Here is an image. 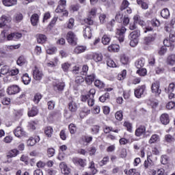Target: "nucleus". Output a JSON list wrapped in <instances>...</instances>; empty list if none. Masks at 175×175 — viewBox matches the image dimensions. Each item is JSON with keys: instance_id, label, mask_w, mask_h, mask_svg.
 Returning a JSON list of instances; mask_svg holds the SVG:
<instances>
[{"instance_id": "obj_1", "label": "nucleus", "mask_w": 175, "mask_h": 175, "mask_svg": "<svg viewBox=\"0 0 175 175\" xmlns=\"http://www.w3.org/2000/svg\"><path fill=\"white\" fill-rule=\"evenodd\" d=\"M140 36V30L136 29L131 32L130 35L129 36V38L130 39V46L131 47H135V46H137V43H139V38Z\"/></svg>"}, {"instance_id": "obj_2", "label": "nucleus", "mask_w": 175, "mask_h": 175, "mask_svg": "<svg viewBox=\"0 0 175 175\" xmlns=\"http://www.w3.org/2000/svg\"><path fill=\"white\" fill-rule=\"evenodd\" d=\"M95 16H96V9L92 8L89 12L88 18L85 19V23L89 25H92L94 24L93 19L95 18Z\"/></svg>"}, {"instance_id": "obj_3", "label": "nucleus", "mask_w": 175, "mask_h": 175, "mask_svg": "<svg viewBox=\"0 0 175 175\" xmlns=\"http://www.w3.org/2000/svg\"><path fill=\"white\" fill-rule=\"evenodd\" d=\"M125 32H126V28L124 27H121V29H118L116 30V38L118 39L120 43L124 42L125 38Z\"/></svg>"}, {"instance_id": "obj_4", "label": "nucleus", "mask_w": 175, "mask_h": 175, "mask_svg": "<svg viewBox=\"0 0 175 175\" xmlns=\"http://www.w3.org/2000/svg\"><path fill=\"white\" fill-rule=\"evenodd\" d=\"M20 87L17 85H12L11 86H9L7 89V94L8 95H16V94H18L21 91Z\"/></svg>"}, {"instance_id": "obj_5", "label": "nucleus", "mask_w": 175, "mask_h": 175, "mask_svg": "<svg viewBox=\"0 0 175 175\" xmlns=\"http://www.w3.org/2000/svg\"><path fill=\"white\" fill-rule=\"evenodd\" d=\"M72 161L77 166H81V167H85V166H87V160L85 159L74 157Z\"/></svg>"}, {"instance_id": "obj_6", "label": "nucleus", "mask_w": 175, "mask_h": 175, "mask_svg": "<svg viewBox=\"0 0 175 175\" xmlns=\"http://www.w3.org/2000/svg\"><path fill=\"white\" fill-rule=\"evenodd\" d=\"M66 40L70 44H76V42L77 40V38L76 37V34L73 33V31H68L66 35Z\"/></svg>"}, {"instance_id": "obj_7", "label": "nucleus", "mask_w": 175, "mask_h": 175, "mask_svg": "<svg viewBox=\"0 0 175 175\" xmlns=\"http://www.w3.org/2000/svg\"><path fill=\"white\" fill-rule=\"evenodd\" d=\"M152 94H154L155 96H159L162 90L159 89V83L155 82L152 84L151 87Z\"/></svg>"}, {"instance_id": "obj_8", "label": "nucleus", "mask_w": 175, "mask_h": 175, "mask_svg": "<svg viewBox=\"0 0 175 175\" xmlns=\"http://www.w3.org/2000/svg\"><path fill=\"white\" fill-rule=\"evenodd\" d=\"M33 77L34 80L40 81L43 77V72L37 67H35L33 70Z\"/></svg>"}, {"instance_id": "obj_9", "label": "nucleus", "mask_w": 175, "mask_h": 175, "mask_svg": "<svg viewBox=\"0 0 175 175\" xmlns=\"http://www.w3.org/2000/svg\"><path fill=\"white\" fill-rule=\"evenodd\" d=\"M23 37V34L21 33H11L7 35V40H18V39H21Z\"/></svg>"}, {"instance_id": "obj_10", "label": "nucleus", "mask_w": 175, "mask_h": 175, "mask_svg": "<svg viewBox=\"0 0 175 175\" xmlns=\"http://www.w3.org/2000/svg\"><path fill=\"white\" fill-rule=\"evenodd\" d=\"M14 133L16 137H23L27 135V133H25L21 126L16 127L14 131Z\"/></svg>"}, {"instance_id": "obj_11", "label": "nucleus", "mask_w": 175, "mask_h": 175, "mask_svg": "<svg viewBox=\"0 0 175 175\" xmlns=\"http://www.w3.org/2000/svg\"><path fill=\"white\" fill-rule=\"evenodd\" d=\"M96 93V90L95 89H90L89 91V94H90V98L88 100V106L92 107L95 103V100L94 99V96Z\"/></svg>"}, {"instance_id": "obj_12", "label": "nucleus", "mask_w": 175, "mask_h": 175, "mask_svg": "<svg viewBox=\"0 0 175 175\" xmlns=\"http://www.w3.org/2000/svg\"><path fill=\"white\" fill-rule=\"evenodd\" d=\"M0 28L2 27H5L8 23H10L12 21V17L9 16L3 15L0 19Z\"/></svg>"}, {"instance_id": "obj_13", "label": "nucleus", "mask_w": 175, "mask_h": 175, "mask_svg": "<svg viewBox=\"0 0 175 175\" xmlns=\"http://www.w3.org/2000/svg\"><path fill=\"white\" fill-rule=\"evenodd\" d=\"M144 90H146V86L144 85H142L135 89V96H136V98H142V95L144 94Z\"/></svg>"}, {"instance_id": "obj_14", "label": "nucleus", "mask_w": 175, "mask_h": 175, "mask_svg": "<svg viewBox=\"0 0 175 175\" xmlns=\"http://www.w3.org/2000/svg\"><path fill=\"white\" fill-rule=\"evenodd\" d=\"M135 136L140 137L143 135H146V126H140L135 130Z\"/></svg>"}, {"instance_id": "obj_15", "label": "nucleus", "mask_w": 175, "mask_h": 175, "mask_svg": "<svg viewBox=\"0 0 175 175\" xmlns=\"http://www.w3.org/2000/svg\"><path fill=\"white\" fill-rule=\"evenodd\" d=\"M30 21L33 27H36L39 23V15L38 14H33L31 15Z\"/></svg>"}, {"instance_id": "obj_16", "label": "nucleus", "mask_w": 175, "mask_h": 175, "mask_svg": "<svg viewBox=\"0 0 175 175\" xmlns=\"http://www.w3.org/2000/svg\"><path fill=\"white\" fill-rule=\"evenodd\" d=\"M160 121L163 125H167L170 122L169 115L167 113H163L160 117Z\"/></svg>"}, {"instance_id": "obj_17", "label": "nucleus", "mask_w": 175, "mask_h": 175, "mask_svg": "<svg viewBox=\"0 0 175 175\" xmlns=\"http://www.w3.org/2000/svg\"><path fill=\"white\" fill-rule=\"evenodd\" d=\"M83 36L85 39H91L92 31L90 27H86L83 30Z\"/></svg>"}, {"instance_id": "obj_18", "label": "nucleus", "mask_w": 175, "mask_h": 175, "mask_svg": "<svg viewBox=\"0 0 175 175\" xmlns=\"http://www.w3.org/2000/svg\"><path fill=\"white\" fill-rule=\"evenodd\" d=\"M59 167L63 174H69V173H70V169L68 167V165H66L65 163H61L59 164Z\"/></svg>"}, {"instance_id": "obj_19", "label": "nucleus", "mask_w": 175, "mask_h": 175, "mask_svg": "<svg viewBox=\"0 0 175 175\" xmlns=\"http://www.w3.org/2000/svg\"><path fill=\"white\" fill-rule=\"evenodd\" d=\"M65 6H66V1L65 0H60L59 2V5L55 10L56 13H59V10L63 11L65 9Z\"/></svg>"}, {"instance_id": "obj_20", "label": "nucleus", "mask_w": 175, "mask_h": 175, "mask_svg": "<svg viewBox=\"0 0 175 175\" xmlns=\"http://www.w3.org/2000/svg\"><path fill=\"white\" fill-rule=\"evenodd\" d=\"M3 5L4 6H14V5H17V0H3Z\"/></svg>"}, {"instance_id": "obj_21", "label": "nucleus", "mask_w": 175, "mask_h": 175, "mask_svg": "<svg viewBox=\"0 0 175 175\" xmlns=\"http://www.w3.org/2000/svg\"><path fill=\"white\" fill-rule=\"evenodd\" d=\"M19 153H20V151H18V150L12 149V150L9 151V152L8 153L7 157L8 158H14V157H17Z\"/></svg>"}, {"instance_id": "obj_22", "label": "nucleus", "mask_w": 175, "mask_h": 175, "mask_svg": "<svg viewBox=\"0 0 175 175\" xmlns=\"http://www.w3.org/2000/svg\"><path fill=\"white\" fill-rule=\"evenodd\" d=\"M167 64L168 65H171L172 66L175 64V54L168 55L167 58Z\"/></svg>"}, {"instance_id": "obj_23", "label": "nucleus", "mask_w": 175, "mask_h": 175, "mask_svg": "<svg viewBox=\"0 0 175 175\" xmlns=\"http://www.w3.org/2000/svg\"><path fill=\"white\" fill-rule=\"evenodd\" d=\"M65 83L64 82H58L54 86L55 91H64Z\"/></svg>"}, {"instance_id": "obj_24", "label": "nucleus", "mask_w": 175, "mask_h": 175, "mask_svg": "<svg viewBox=\"0 0 175 175\" xmlns=\"http://www.w3.org/2000/svg\"><path fill=\"white\" fill-rule=\"evenodd\" d=\"M144 64H146L144 59H139L135 62V66L137 69H142L144 66Z\"/></svg>"}, {"instance_id": "obj_25", "label": "nucleus", "mask_w": 175, "mask_h": 175, "mask_svg": "<svg viewBox=\"0 0 175 175\" xmlns=\"http://www.w3.org/2000/svg\"><path fill=\"white\" fill-rule=\"evenodd\" d=\"M23 14L21 13H16L14 15L13 20L14 23H21L23 21Z\"/></svg>"}, {"instance_id": "obj_26", "label": "nucleus", "mask_w": 175, "mask_h": 175, "mask_svg": "<svg viewBox=\"0 0 175 175\" xmlns=\"http://www.w3.org/2000/svg\"><path fill=\"white\" fill-rule=\"evenodd\" d=\"M87 50V47L84 46H78L74 49V53L75 54H81V53H84Z\"/></svg>"}, {"instance_id": "obj_27", "label": "nucleus", "mask_w": 175, "mask_h": 175, "mask_svg": "<svg viewBox=\"0 0 175 175\" xmlns=\"http://www.w3.org/2000/svg\"><path fill=\"white\" fill-rule=\"evenodd\" d=\"M68 109L70 111L75 113L77 110V104L75 101H71L68 103Z\"/></svg>"}, {"instance_id": "obj_28", "label": "nucleus", "mask_w": 175, "mask_h": 175, "mask_svg": "<svg viewBox=\"0 0 175 175\" xmlns=\"http://www.w3.org/2000/svg\"><path fill=\"white\" fill-rule=\"evenodd\" d=\"M161 16L163 17V18L167 19L170 17V12H169V10L167 8H164L161 12Z\"/></svg>"}, {"instance_id": "obj_29", "label": "nucleus", "mask_w": 175, "mask_h": 175, "mask_svg": "<svg viewBox=\"0 0 175 175\" xmlns=\"http://www.w3.org/2000/svg\"><path fill=\"white\" fill-rule=\"evenodd\" d=\"M16 64L19 66H23V65H25V64H27V59L23 55L20 56L16 61Z\"/></svg>"}, {"instance_id": "obj_30", "label": "nucleus", "mask_w": 175, "mask_h": 175, "mask_svg": "<svg viewBox=\"0 0 175 175\" xmlns=\"http://www.w3.org/2000/svg\"><path fill=\"white\" fill-rule=\"evenodd\" d=\"M22 80H23V83L25 85H28V84L31 83V78L29 77V75L27 73L23 75V76L22 77Z\"/></svg>"}, {"instance_id": "obj_31", "label": "nucleus", "mask_w": 175, "mask_h": 175, "mask_svg": "<svg viewBox=\"0 0 175 175\" xmlns=\"http://www.w3.org/2000/svg\"><path fill=\"white\" fill-rule=\"evenodd\" d=\"M92 59L96 62H100V61L103 59V55H102L100 53H94L92 55Z\"/></svg>"}, {"instance_id": "obj_32", "label": "nucleus", "mask_w": 175, "mask_h": 175, "mask_svg": "<svg viewBox=\"0 0 175 175\" xmlns=\"http://www.w3.org/2000/svg\"><path fill=\"white\" fill-rule=\"evenodd\" d=\"M37 42L38 43H44L47 40V37L44 34H37Z\"/></svg>"}, {"instance_id": "obj_33", "label": "nucleus", "mask_w": 175, "mask_h": 175, "mask_svg": "<svg viewBox=\"0 0 175 175\" xmlns=\"http://www.w3.org/2000/svg\"><path fill=\"white\" fill-rule=\"evenodd\" d=\"M85 80L88 85H91V84H92V81L95 80V75L93 74L91 75H88Z\"/></svg>"}, {"instance_id": "obj_34", "label": "nucleus", "mask_w": 175, "mask_h": 175, "mask_svg": "<svg viewBox=\"0 0 175 175\" xmlns=\"http://www.w3.org/2000/svg\"><path fill=\"white\" fill-rule=\"evenodd\" d=\"M100 129V126L98 125H94L91 129L92 135H98L99 133V131Z\"/></svg>"}, {"instance_id": "obj_35", "label": "nucleus", "mask_w": 175, "mask_h": 175, "mask_svg": "<svg viewBox=\"0 0 175 175\" xmlns=\"http://www.w3.org/2000/svg\"><path fill=\"white\" fill-rule=\"evenodd\" d=\"M1 75H9V73L10 72V68H9L8 66H3L1 68Z\"/></svg>"}, {"instance_id": "obj_36", "label": "nucleus", "mask_w": 175, "mask_h": 175, "mask_svg": "<svg viewBox=\"0 0 175 175\" xmlns=\"http://www.w3.org/2000/svg\"><path fill=\"white\" fill-rule=\"evenodd\" d=\"M157 142H159V135L157 134L152 135L149 140L150 144H154V143H157Z\"/></svg>"}, {"instance_id": "obj_37", "label": "nucleus", "mask_w": 175, "mask_h": 175, "mask_svg": "<svg viewBox=\"0 0 175 175\" xmlns=\"http://www.w3.org/2000/svg\"><path fill=\"white\" fill-rule=\"evenodd\" d=\"M38 113V108L33 107L28 112L29 117H35L37 116Z\"/></svg>"}, {"instance_id": "obj_38", "label": "nucleus", "mask_w": 175, "mask_h": 175, "mask_svg": "<svg viewBox=\"0 0 175 175\" xmlns=\"http://www.w3.org/2000/svg\"><path fill=\"white\" fill-rule=\"evenodd\" d=\"M55 154V149L53 148H49L46 150V155L49 158H51L52 157H54Z\"/></svg>"}, {"instance_id": "obj_39", "label": "nucleus", "mask_w": 175, "mask_h": 175, "mask_svg": "<svg viewBox=\"0 0 175 175\" xmlns=\"http://www.w3.org/2000/svg\"><path fill=\"white\" fill-rule=\"evenodd\" d=\"M109 98H110V94L107 92L99 98V100L103 103H105V102H106L107 99H109Z\"/></svg>"}, {"instance_id": "obj_40", "label": "nucleus", "mask_w": 175, "mask_h": 175, "mask_svg": "<svg viewBox=\"0 0 175 175\" xmlns=\"http://www.w3.org/2000/svg\"><path fill=\"white\" fill-rule=\"evenodd\" d=\"M108 50L109 51H113L114 53L119 51L120 46L117 44H111L109 46H108Z\"/></svg>"}, {"instance_id": "obj_41", "label": "nucleus", "mask_w": 175, "mask_h": 175, "mask_svg": "<svg viewBox=\"0 0 175 175\" xmlns=\"http://www.w3.org/2000/svg\"><path fill=\"white\" fill-rule=\"evenodd\" d=\"M154 40H155V37L152 36H149L144 38L145 44H150V43H151V42H154Z\"/></svg>"}, {"instance_id": "obj_42", "label": "nucleus", "mask_w": 175, "mask_h": 175, "mask_svg": "<svg viewBox=\"0 0 175 175\" xmlns=\"http://www.w3.org/2000/svg\"><path fill=\"white\" fill-rule=\"evenodd\" d=\"M46 136L48 137H51V135H53V127L51 126H48L45 129L44 131Z\"/></svg>"}, {"instance_id": "obj_43", "label": "nucleus", "mask_w": 175, "mask_h": 175, "mask_svg": "<svg viewBox=\"0 0 175 175\" xmlns=\"http://www.w3.org/2000/svg\"><path fill=\"white\" fill-rule=\"evenodd\" d=\"M164 139L167 143H172L175 141L174 137L170 134L165 135Z\"/></svg>"}, {"instance_id": "obj_44", "label": "nucleus", "mask_w": 175, "mask_h": 175, "mask_svg": "<svg viewBox=\"0 0 175 175\" xmlns=\"http://www.w3.org/2000/svg\"><path fill=\"white\" fill-rule=\"evenodd\" d=\"M120 62H122V64H123V65L128 64V62H129V57H128L125 55H122L120 58Z\"/></svg>"}, {"instance_id": "obj_45", "label": "nucleus", "mask_w": 175, "mask_h": 175, "mask_svg": "<svg viewBox=\"0 0 175 175\" xmlns=\"http://www.w3.org/2000/svg\"><path fill=\"white\" fill-rule=\"evenodd\" d=\"M110 37H109L107 35H104L102 38V43L104 44H109L110 43Z\"/></svg>"}, {"instance_id": "obj_46", "label": "nucleus", "mask_w": 175, "mask_h": 175, "mask_svg": "<svg viewBox=\"0 0 175 175\" xmlns=\"http://www.w3.org/2000/svg\"><path fill=\"white\" fill-rule=\"evenodd\" d=\"M129 1L127 0H123L121 6H120V10H125L126 8H129Z\"/></svg>"}, {"instance_id": "obj_47", "label": "nucleus", "mask_w": 175, "mask_h": 175, "mask_svg": "<svg viewBox=\"0 0 175 175\" xmlns=\"http://www.w3.org/2000/svg\"><path fill=\"white\" fill-rule=\"evenodd\" d=\"M122 17H123V15H122V14H121V12H118L116 13L115 18H116V21H118V23H122V21H123Z\"/></svg>"}, {"instance_id": "obj_48", "label": "nucleus", "mask_w": 175, "mask_h": 175, "mask_svg": "<svg viewBox=\"0 0 175 175\" xmlns=\"http://www.w3.org/2000/svg\"><path fill=\"white\" fill-rule=\"evenodd\" d=\"M107 66H109V68H117V64L111 59H107Z\"/></svg>"}, {"instance_id": "obj_49", "label": "nucleus", "mask_w": 175, "mask_h": 175, "mask_svg": "<svg viewBox=\"0 0 175 175\" xmlns=\"http://www.w3.org/2000/svg\"><path fill=\"white\" fill-rule=\"evenodd\" d=\"M109 162V156H106L103 157V159L99 162L100 166H105V165H107Z\"/></svg>"}, {"instance_id": "obj_50", "label": "nucleus", "mask_w": 175, "mask_h": 175, "mask_svg": "<svg viewBox=\"0 0 175 175\" xmlns=\"http://www.w3.org/2000/svg\"><path fill=\"white\" fill-rule=\"evenodd\" d=\"M94 85L97 87V88H103L105 87V83H103L100 80H96L94 81Z\"/></svg>"}, {"instance_id": "obj_51", "label": "nucleus", "mask_w": 175, "mask_h": 175, "mask_svg": "<svg viewBox=\"0 0 175 175\" xmlns=\"http://www.w3.org/2000/svg\"><path fill=\"white\" fill-rule=\"evenodd\" d=\"M88 151L89 152V155L92 157V155H95L96 152V148H95V146L90 147L88 149Z\"/></svg>"}, {"instance_id": "obj_52", "label": "nucleus", "mask_w": 175, "mask_h": 175, "mask_svg": "<svg viewBox=\"0 0 175 175\" xmlns=\"http://www.w3.org/2000/svg\"><path fill=\"white\" fill-rule=\"evenodd\" d=\"M114 19H112L107 24V28L109 31H113V27H114Z\"/></svg>"}, {"instance_id": "obj_53", "label": "nucleus", "mask_w": 175, "mask_h": 175, "mask_svg": "<svg viewBox=\"0 0 175 175\" xmlns=\"http://www.w3.org/2000/svg\"><path fill=\"white\" fill-rule=\"evenodd\" d=\"M137 73L139 76H146V75H147V70L146 68H139V70H137Z\"/></svg>"}, {"instance_id": "obj_54", "label": "nucleus", "mask_w": 175, "mask_h": 175, "mask_svg": "<svg viewBox=\"0 0 175 175\" xmlns=\"http://www.w3.org/2000/svg\"><path fill=\"white\" fill-rule=\"evenodd\" d=\"M74 26H75V19L71 18L68 21L67 28H68V29H72V28H73Z\"/></svg>"}, {"instance_id": "obj_55", "label": "nucleus", "mask_w": 175, "mask_h": 175, "mask_svg": "<svg viewBox=\"0 0 175 175\" xmlns=\"http://www.w3.org/2000/svg\"><path fill=\"white\" fill-rule=\"evenodd\" d=\"M161 162L163 165H166L169 162V157L167 155L161 156Z\"/></svg>"}, {"instance_id": "obj_56", "label": "nucleus", "mask_w": 175, "mask_h": 175, "mask_svg": "<svg viewBox=\"0 0 175 175\" xmlns=\"http://www.w3.org/2000/svg\"><path fill=\"white\" fill-rule=\"evenodd\" d=\"M49 110H53L55 107V103L53 100H50L47 103Z\"/></svg>"}, {"instance_id": "obj_57", "label": "nucleus", "mask_w": 175, "mask_h": 175, "mask_svg": "<svg viewBox=\"0 0 175 175\" xmlns=\"http://www.w3.org/2000/svg\"><path fill=\"white\" fill-rule=\"evenodd\" d=\"M122 117H123V115H122V111H117V112L116 113V114H115V118H116V120H118V121H122Z\"/></svg>"}, {"instance_id": "obj_58", "label": "nucleus", "mask_w": 175, "mask_h": 175, "mask_svg": "<svg viewBox=\"0 0 175 175\" xmlns=\"http://www.w3.org/2000/svg\"><path fill=\"white\" fill-rule=\"evenodd\" d=\"M68 129L72 135L76 133V126L74 124H70L68 126Z\"/></svg>"}, {"instance_id": "obj_59", "label": "nucleus", "mask_w": 175, "mask_h": 175, "mask_svg": "<svg viewBox=\"0 0 175 175\" xmlns=\"http://www.w3.org/2000/svg\"><path fill=\"white\" fill-rule=\"evenodd\" d=\"M40 99H42V94L37 93L33 98V101L36 103H39L40 102Z\"/></svg>"}, {"instance_id": "obj_60", "label": "nucleus", "mask_w": 175, "mask_h": 175, "mask_svg": "<svg viewBox=\"0 0 175 175\" xmlns=\"http://www.w3.org/2000/svg\"><path fill=\"white\" fill-rule=\"evenodd\" d=\"M98 17L100 24H105L106 23V14H100Z\"/></svg>"}, {"instance_id": "obj_61", "label": "nucleus", "mask_w": 175, "mask_h": 175, "mask_svg": "<svg viewBox=\"0 0 175 175\" xmlns=\"http://www.w3.org/2000/svg\"><path fill=\"white\" fill-rule=\"evenodd\" d=\"M167 51V49L166 48V46H161L159 50L158 53L160 55H164L165 54H166Z\"/></svg>"}, {"instance_id": "obj_62", "label": "nucleus", "mask_w": 175, "mask_h": 175, "mask_svg": "<svg viewBox=\"0 0 175 175\" xmlns=\"http://www.w3.org/2000/svg\"><path fill=\"white\" fill-rule=\"evenodd\" d=\"M75 83L78 85H80L81 83H84V78L83 77H77L75 78Z\"/></svg>"}, {"instance_id": "obj_63", "label": "nucleus", "mask_w": 175, "mask_h": 175, "mask_svg": "<svg viewBox=\"0 0 175 175\" xmlns=\"http://www.w3.org/2000/svg\"><path fill=\"white\" fill-rule=\"evenodd\" d=\"M137 171V170H136V169H130L129 171L124 170V173H125V174H127V175H133V174H135V172Z\"/></svg>"}, {"instance_id": "obj_64", "label": "nucleus", "mask_w": 175, "mask_h": 175, "mask_svg": "<svg viewBox=\"0 0 175 175\" xmlns=\"http://www.w3.org/2000/svg\"><path fill=\"white\" fill-rule=\"evenodd\" d=\"M170 42H175V31H170Z\"/></svg>"}]
</instances>
